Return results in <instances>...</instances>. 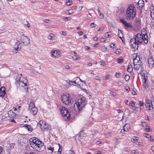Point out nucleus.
Segmentation results:
<instances>
[{
    "label": "nucleus",
    "mask_w": 154,
    "mask_h": 154,
    "mask_svg": "<svg viewBox=\"0 0 154 154\" xmlns=\"http://www.w3.org/2000/svg\"><path fill=\"white\" fill-rule=\"evenodd\" d=\"M70 19L69 17H66L63 18V19L64 20H69Z\"/></svg>",
    "instance_id": "obj_52"
},
{
    "label": "nucleus",
    "mask_w": 154,
    "mask_h": 154,
    "mask_svg": "<svg viewBox=\"0 0 154 154\" xmlns=\"http://www.w3.org/2000/svg\"><path fill=\"white\" fill-rule=\"evenodd\" d=\"M143 86L145 89H146V90L147 89V88L148 87V85L146 83H143Z\"/></svg>",
    "instance_id": "obj_31"
},
{
    "label": "nucleus",
    "mask_w": 154,
    "mask_h": 154,
    "mask_svg": "<svg viewBox=\"0 0 154 154\" xmlns=\"http://www.w3.org/2000/svg\"><path fill=\"white\" fill-rule=\"evenodd\" d=\"M5 93V87H3L0 88V96L4 97Z\"/></svg>",
    "instance_id": "obj_13"
},
{
    "label": "nucleus",
    "mask_w": 154,
    "mask_h": 154,
    "mask_svg": "<svg viewBox=\"0 0 154 154\" xmlns=\"http://www.w3.org/2000/svg\"><path fill=\"white\" fill-rule=\"evenodd\" d=\"M106 41V38H105L101 37L100 39V41L103 42H104Z\"/></svg>",
    "instance_id": "obj_38"
},
{
    "label": "nucleus",
    "mask_w": 154,
    "mask_h": 154,
    "mask_svg": "<svg viewBox=\"0 0 154 154\" xmlns=\"http://www.w3.org/2000/svg\"><path fill=\"white\" fill-rule=\"evenodd\" d=\"M14 143H11L10 144V147L11 149H13L14 148Z\"/></svg>",
    "instance_id": "obj_41"
},
{
    "label": "nucleus",
    "mask_w": 154,
    "mask_h": 154,
    "mask_svg": "<svg viewBox=\"0 0 154 154\" xmlns=\"http://www.w3.org/2000/svg\"><path fill=\"white\" fill-rule=\"evenodd\" d=\"M119 50H120V49H117L115 51V53L116 54H119L120 53V51H119Z\"/></svg>",
    "instance_id": "obj_42"
},
{
    "label": "nucleus",
    "mask_w": 154,
    "mask_h": 154,
    "mask_svg": "<svg viewBox=\"0 0 154 154\" xmlns=\"http://www.w3.org/2000/svg\"><path fill=\"white\" fill-rule=\"evenodd\" d=\"M36 107L35 106L34 103L33 102H31L29 104V109H32V108H33L34 107Z\"/></svg>",
    "instance_id": "obj_24"
},
{
    "label": "nucleus",
    "mask_w": 154,
    "mask_h": 154,
    "mask_svg": "<svg viewBox=\"0 0 154 154\" xmlns=\"http://www.w3.org/2000/svg\"><path fill=\"white\" fill-rule=\"evenodd\" d=\"M72 59L74 60H79L78 57L76 55H74L72 57Z\"/></svg>",
    "instance_id": "obj_33"
},
{
    "label": "nucleus",
    "mask_w": 154,
    "mask_h": 154,
    "mask_svg": "<svg viewBox=\"0 0 154 154\" xmlns=\"http://www.w3.org/2000/svg\"><path fill=\"white\" fill-rule=\"evenodd\" d=\"M114 45H115V44H114V43H111V44H110V47L111 48H114Z\"/></svg>",
    "instance_id": "obj_49"
},
{
    "label": "nucleus",
    "mask_w": 154,
    "mask_h": 154,
    "mask_svg": "<svg viewBox=\"0 0 154 154\" xmlns=\"http://www.w3.org/2000/svg\"><path fill=\"white\" fill-rule=\"evenodd\" d=\"M151 100H147L146 101V103L145 104V106L146 110L150 111L151 112H152L153 111V109L151 107Z\"/></svg>",
    "instance_id": "obj_9"
},
{
    "label": "nucleus",
    "mask_w": 154,
    "mask_h": 154,
    "mask_svg": "<svg viewBox=\"0 0 154 154\" xmlns=\"http://www.w3.org/2000/svg\"><path fill=\"white\" fill-rule=\"evenodd\" d=\"M72 3V2L71 0H69L67 2H66V4L68 6L70 5Z\"/></svg>",
    "instance_id": "obj_43"
},
{
    "label": "nucleus",
    "mask_w": 154,
    "mask_h": 154,
    "mask_svg": "<svg viewBox=\"0 0 154 154\" xmlns=\"http://www.w3.org/2000/svg\"><path fill=\"white\" fill-rule=\"evenodd\" d=\"M140 63H141L140 59V57L136 55L135 58L133 59L134 64Z\"/></svg>",
    "instance_id": "obj_12"
},
{
    "label": "nucleus",
    "mask_w": 154,
    "mask_h": 154,
    "mask_svg": "<svg viewBox=\"0 0 154 154\" xmlns=\"http://www.w3.org/2000/svg\"><path fill=\"white\" fill-rule=\"evenodd\" d=\"M105 64V62L103 61H101L100 62V64L102 65H104Z\"/></svg>",
    "instance_id": "obj_61"
},
{
    "label": "nucleus",
    "mask_w": 154,
    "mask_h": 154,
    "mask_svg": "<svg viewBox=\"0 0 154 154\" xmlns=\"http://www.w3.org/2000/svg\"><path fill=\"white\" fill-rule=\"evenodd\" d=\"M130 79V76L129 75H126L125 77V80L127 81L129 80Z\"/></svg>",
    "instance_id": "obj_34"
},
{
    "label": "nucleus",
    "mask_w": 154,
    "mask_h": 154,
    "mask_svg": "<svg viewBox=\"0 0 154 154\" xmlns=\"http://www.w3.org/2000/svg\"><path fill=\"white\" fill-rule=\"evenodd\" d=\"M101 142L99 141H97L96 142V143L97 145L100 144H101Z\"/></svg>",
    "instance_id": "obj_53"
},
{
    "label": "nucleus",
    "mask_w": 154,
    "mask_h": 154,
    "mask_svg": "<svg viewBox=\"0 0 154 154\" xmlns=\"http://www.w3.org/2000/svg\"><path fill=\"white\" fill-rule=\"evenodd\" d=\"M51 53L52 56L54 57H57L59 55V52L57 51H52Z\"/></svg>",
    "instance_id": "obj_19"
},
{
    "label": "nucleus",
    "mask_w": 154,
    "mask_h": 154,
    "mask_svg": "<svg viewBox=\"0 0 154 154\" xmlns=\"http://www.w3.org/2000/svg\"><path fill=\"white\" fill-rule=\"evenodd\" d=\"M131 93L132 94L134 95H135L136 94V92L134 90H132Z\"/></svg>",
    "instance_id": "obj_60"
},
{
    "label": "nucleus",
    "mask_w": 154,
    "mask_h": 154,
    "mask_svg": "<svg viewBox=\"0 0 154 154\" xmlns=\"http://www.w3.org/2000/svg\"><path fill=\"white\" fill-rule=\"evenodd\" d=\"M86 104V103L85 97H83L78 99L74 104V109L76 112H78L82 109Z\"/></svg>",
    "instance_id": "obj_4"
},
{
    "label": "nucleus",
    "mask_w": 154,
    "mask_h": 154,
    "mask_svg": "<svg viewBox=\"0 0 154 154\" xmlns=\"http://www.w3.org/2000/svg\"><path fill=\"white\" fill-rule=\"evenodd\" d=\"M8 115L9 117L10 118H13L15 116V113L11 110L8 111Z\"/></svg>",
    "instance_id": "obj_16"
},
{
    "label": "nucleus",
    "mask_w": 154,
    "mask_h": 154,
    "mask_svg": "<svg viewBox=\"0 0 154 154\" xmlns=\"http://www.w3.org/2000/svg\"><path fill=\"white\" fill-rule=\"evenodd\" d=\"M139 105L140 107H142L143 106V103L141 101H139Z\"/></svg>",
    "instance_id": "obj_39"
},
{
    "label": "nucleus",
    "mask_w": 154,
    "mask_h": 154,
    "mask_svg": "<svg viewBox=\"0 0 154 154\" xmlns=\"http://www.w3.org/2000/svg\"><path fill=\"white\" fill-rule=\"evenodd\" d=\"M151 107L153 109H154V98L153 97L152 100H151Z\"/></svg>",
    "instance_id": "obj_29"
},
{
    "label": "nucleus",
    "mask_w": 154,
    "mask_h": 154,
    "mask_svg": "<svg viewBox=\"0 0 154 154\" xmlns=\"http://www.w3.org/2000/svg\"><path fill=\"white\" fill-rule=\"evenodd\" d=\"M138 4L139 7L142 8L144 5V2L143 0L139 1L138 2Z\"/></svg>",
    "instance_id": "obj_22"
},
{
    "label": "nucleus",
    "mask_w": 154,
    "mask_h": 154,
    "mask_svg": "<svg viewBox=\"0 0 154 154\" xmlns=\"http://www.w3.org/2000/svg\"><path fill=\"white\" fill-rule=\"evenodd\" d=\"M61 34L64 35H66V33L64 31L61 32Z\"/></svg>",
    "instance_id": "obj_57"
},
{
    "label": "nucleus",
    "mask_w": 154,
    "mask_h": 154,
    "mask_svg": "<svg viewBox=\"0 0 154 154\" xmlns=\"http://www.w3.org/2000/svg\"><path fill=\"white\" fill-rule=\"evenodd\" d=\"M78 33L79 35H81L83 34V32L82 31H79L78 32Z\"/></svg>",
    "instance_id": "obj_56"
},
{
    "label": "nucleus",
    "mask_w": 154,
    "mask_h": 154,
    "mask_svg": "<svg viewBox=\"0 0 154 154\" xmlns=\"http://www.w3.org/2000/svg\"><path fill=\"white\" fill-rule=\"evenodd\" d=\"M120 22L123 23L124 25L127 28H132V26L130 23L126 22L125 20L123 19L120 20Z\"/></svg>",
    "instance_id": "obj_10"
},
{
    "label": "nucleus",
    "mask_w": 154,
    "mask_h": 154,
    "mask_svg": "<svg viewBox=\"0 0 154 154\" xmlns=\"http://www.w3.org/2000/svg\"><path fill=\"white\" fill-rule=\"evenodd\" d=\"M148 140L151 141H153V139L151 138V136L150 135V137H149L148 138Z\"/></svg>",
    "instance_id": "obj_59"
},
{
    "label": "nucleus",
    "mask_w": 154,
    "mask_h": 154,
    "mask_svg": "<svg viewBox=\"0 0 154 154\" xmlns=\"http://www.w3.org/2000/svg\"><path fill=\"white\" fill-rule=\"evenodd\" d=\"M102 50L104 52H105L106 51V47L105 45H104L102 47Z\"/></svg>",
    "instance_id": "obj_46"
},
{
    "label": "nucleus",
    "mask_w": 154,
    "mask_h": 154,
    "mask_svg": "<svg viewBox=\"0 0 154 154\" xmlns=\"http://www.w3.org/2000/svg\"><path fill=\"white\" fill-rule=\"evenodd\" d=\"M150 15L152 18L154 20V10L153 12H151Z\"/></svg>",
    "instance_id": "obj_40"
},
{
    "label": "nucleus",
    "mask_w": 154,
    "mask_h": 154,
    "mask_svg": "<svg viewBox=\"0 0 154 154\" xmlns=\"http://www.w3.org/2000/svg\"><path fill=\"white\" fill-rule=\"evenodd\" d=\"M120 73H117L116 72V74H115V75L117 77L119 78V76L120 75Z\"/></svg>",
    "instance_id": "obj_50"
},
{
    "label": "nucleus",
    "mask_w": 154,
    "mask_h": 154,
    "mask_svg": "<svg viewBox=\"0 0 154 154\" xmlns=\"http://www.w3.org/2000/svg\"><path fill=\"white\" fill-rule=\"evenodd\" d=\"M136 8L133 5H128L126 11V18L128 20L133 19L136 14Z\"/></svg>",
    "instance_id": "obj_3"
},
{
    "label": "nucleus",
    "mask_w": 154,
    "mask_h": 154,
    "mask_svg": "<svg viewBox=\"0 0 154 154\" xmlns=\"http://www.w3.org/2000/svg\"><path fill=\"white\" fill-rule=\"evenodd\" d=\"M30 112L33 115H36L37 112V109L36 107L29 109Z\"/></svg>",
    "instance_id": "obj_15"
},
{
    "label": "nucleus",
    "mask_w": 154,
    "mask_h": 154,
    "mask_svg": "<svg viewBox=\"0 0 154 154\" xmlns=\"http://www.w3.org/2000/svg\"><path fill=\"white\" fill-rule=\"evenodd\" d=\"M91 26L92 27H95V24H94V23H91Z\"/></svg>",
    "instance_id": "obj_54"
},
{
    "label": "nucleus",
    "mask_w": 154,
    "mask_h": 154,
    "mask_svg": "<svg viewBox=\"0 0 154 154\" xmlns=\"http://www.w3.org/2000/svg\"><path fill=\"white\" fill-rule=\"evenodd\" d=\"M54 36V35L52 33L50 34L48 36V39L50 40H51L53 37Z\"/></svg>",
    "instance_id": "obj_28"
},
{
    "label": "nucleus",
    "mask_w": 154,
    "mask_h": 154,
    "mask_svg": "<svg viewBox=\"0 0 154 154\" xmlns=\"http://www.w3.org/2000/svg\"><path fill=\"white\" fill-rule=\"evenodd\" d=\"M24 126L25 127V128L28 130V131H31V130H30V129H31V127L30 126L27 124H25L24 125Z\"/></svg>",
    "instance_id": "obj_27"
},
{
    "label": "nucleus",
    "mask_w": 154,
    "mask_h": 154,
    "mask_svg": "<svg viewBox=\"0 0 154 154\" xmlns=\"http://www.w3.org/2000/svg\"><path fill=\"white\" fill-rule=\"evenodd\" d=\"M149 130H150L149 128H146L145 129V131H146V132H149Z\"/></svg>",
    "instance_id": "obj_55"
},
{
    "label": "nucleus",
    "mask_w": 154,
    "mask_h": 154,
    "mask_svg": "<svg viewBox=\"0 0 154 154\" xmlns=\"http://www.w3.org/2000/svg\"><path fill=\"white\" fill-rule=\"evenodd\" d=\"M74 12L73 10L72 9H70L67 11V14L69 15L72 14V13H73Z\"/></svg>",
    "instance_id": "obj_26"
},
{
    "label": "nucleus",
    "mask_w": 154,
    "mask_h": 154,
    "mask_svg": "<svg viewBox=\"0 0 154 154\" xmlns=\"http://www.w3.org/2000/svg\"><path fill=\"white\" fill-rule=\"evenodd\" d=\"M21 41L24 45H27L30 42L29 39L26 36L22 35L21 37Z\"/></svg>",
    "instance_id": "obj_8"
},
{
    "label": "nucleus",
    "mask_w": 154,
    "mask_h": 154,
    "mask_svg": "<svg viewBox=\"0 0 154 154\" xmlns=\"http://www.w3.org/2000/svg\"><path fill=\"white\" fill-rule=\"evenodd\" d=\"M61 100L64 104L68 105L71 102V99L68 94H64L62 96Z\"/></svg>",
    "instance_id": "obj_7"
},
{
    "label": "nucleus",
    "mask_w": 154,
    "mask_h": 154,
    "mask_svg": "<svg viewBox=\"0 0 154 154\" xmlns=\"http://www.w3.org/2000/svg\"><path fill=\"white\" fill-rule=\"evenodd\" d=\"M93 39L94 41H96L97 40L98 38L97 37H94L93 38Z\"/></svg>",
    "instance_id": "obj_64"
},
{
    "label": "nucleus",
    "mask_w": 154,
    "mask_h": 154,
    "mask_svg": "<svg viewBox=\"0 0 154 154\" xmlns=\"http://www.w3.org/2000/svg\"><path fill=\"white\" fill-rule=\"evenodd\" d=\"M48 149L49 150H50L51 151V152H52L54 150V148L53 147H52L50 146H48Z\"/></svg>",
    "instance_id": "obj_35"
},
{
    "label": "nucleus",
    "mask_w": 154,
    "mask_h": 154,
    "mask_svg": "<svg viewBox=\"0 0 154 154\" xmlns=\"http://www.w3.org/2000/svg\"><path fill=\"white\" fill-rule=\"evenodd\" d=\"M20 42H19L18 41L16 42L14 47V49L16 51L17 50L19 49V47L18 46L20 45Z\"/></svg>",
    "instance_id": "obj_20"
},
{
    "label": "nucleus",
    "mask_w": 154,
    "mask_h": 154,
    "mask_svg": "<svg viewBox=\"0 0 154 154\" xmlns=\"http://www.w3.org/2000/svg\"><path fill=\"white\" fill-rule=\"evenodd\" d=\"M151 149L152 152H154V146H152Z\"/></svg>",
    "instance_id": "obj_63"
},
{
    "label": "nucleus",
    "mask_w": 154,
    "mask_h": 154,
    "mask_svg": "<svg viewBox=\"0 0 154 154\" xmlns=\"http://www.w3.org/2000/svg\"><path fill=\"white\" fill-rule=\"evenodd\" d=\"M134 64V69L135 70H137L142 66L141 63H137Z\"/></svg>",
    "instance_id": "obj_18"
},
{
    "label": "nucleus",
    "mask_w": 154,
    "mask_h": 154,
    "mask_svg": "<svg viewBox=\"0 0 154 154\" xmlns=\"http://www.w3.org/2000/svg\"><path fill=\"white\" fill-rule=\"evenodd\" d=\"M112 134V132L110 131H108L106 132V136L109 135V136H111Z\"/></svg>",
    "instance_id": "obj_44"
},
{
    "label": "nucleus",
    "mask_w": 154,
    "mask_h": 154,
    "mask_svg": "<svg viewBox=\"0 0 154 154\" xmlns=\"http://www.w3.org/2000/svg\"><path fill=\"white\" fill-rule=\"evenodd\" d=\"M17 85H19V86H20L21 85L23 87H27V85L26 83H24L22 81H19V82H18V81H17ZM26 87H25V88Z\"/></svg>",
    "instance_id": "obj_14"
},
{
    "label": "nucleus",
    "mask_w": 154,
    "mask_h": 154,
    "mask_svg": "<svg viewBox=\"0 0 154 154\" xmlns=\"http://www.w3.org/2000/svg\"><path fill=\"white\" fill-rule=\"evenodd\" d=\"M123 59L122 58L118 59L117 60V61L118 63H121L123 61Z\"/></svg>",
    "instance_id": "obj_36"
},
{
    "label": "nucleus",
    "mask_w": 154,
    "mask_h": 154,
    "mask_svg": "<svg viewBox=\"0 0 154 154\" xmlns=\"http://www.w3.org/2000/svg\"><path fill=\"white\" fill-rule=\"evenodd\" d=\"M58 145L59 146V149L58 151L57 154H61L62 150V147L59 144H58Z\"/></svg>",
    "instance_id": "obj_25"
},
{
    "label": "nucleus",
    "mask_w": 154,
    "mask_h": 154,
    "mask_svg": "<svg viewBox=\"0 0 154 154\" xmlns=\"http://www.w3.org/2000/svg\"><path fill=\"white\" fill-rule=\"evenodd\" d=\"M38 125H39L40 128L44 131L51 130L50 126L49 125L42 120L39 121Z\"/></svg>",
    "instance_id": "obj_5"
},
{
    "label": "nucleus",
    "mask_w": 154,
    "mask_h": 154,
    "mask_svg": "<svg viewBox=\"0 0 154 154\" xmlns=\"http://www.w3.org/2000/svg\"><path fill=\"white\" fill-rule=\"evenodd\" d=\"M68 84H69L70 85H72V84H71V81H70L69 80H67L65 81Z\"/></svg>",
    "instance_id": "obj_47"
},
{
    "label": "nucleus",
    "mask_w": 154,
    "mask_h": 154,
    "mask_svg": "<svg viewBox=\"0 0 154 154\" xmlns=\"http://www.w3.org/2000/svg\"><path fill=\"white\" fill-rule=\"evenodd\" d=\"M136 153V151L134 150H133L132 151L131 154H135Z\"/></svg>",
    "instance_id": "obj_62"
},
{
    "label": "nucleus",
    "mask_w": 154,
    "mask_h": 154,
    "mask_svg": "<svg viewBox=\"0 0 154 154\" xmlns=\"http://www.w3.org/2000/svg\"><path fill=\"white\" fill-rule=\"evenodd\" d=\"M133 70V68L131 65L129 63L127 67V70L129 72H132Z\"/></svg>",
    "instance_id": "obj_21"
},
{
    "label": "nucleus",
    "mask_w": 154,
    "mask_h": 154,
    "mask_svg": "<svg viewBox=\"0 0 154 154\" xmlns=\"http://www.w3.org/2000/svg\"><path fill=\"white\" fill-rule=\"evenodd\" d=\"M29 142L31 147L35 150L42 152L44 151L45 149L43 142L37 137L30 138Z\"/></svg>",
    "instance_id": "obj_2"
},
{
    "label": "nucleus",
    "mask_w": 154,
    "mask_h": 154,
    "mask_svg": "<svg viewBox=\"0 0 154 154\" xmlns=\"http://www.w3.org/2000/svg\"><path fill=\"white\" fill-rule=\"evenodd\" d=\"M60 110L62 116L66 117L67 120H69L70 117V114L67 109L62 106L60 107Z\"/></svg>",
    "instance_id": "obj_6"
},
{
    "label": "nucleus",
    "mask_w": 154,
    "mask_h": 154,
    "mask_svg": "<svg viewBox=\"0 0 154 154\" xmlns=\"http://www.w3.org/2000/svg\"><path fill=\"white\" fill-rule=\"evenodd\" d=\"M149 66L151 68L154 65V60L152 58H149L148 60Z\"/></svg>",
    "instance_id": "obj_11"
},
{
    "label": "nucleus",
    "mask_w": 154,
    "mask_h": 154,
    "mask_svg": "<svg viewBox=\"0 0 154 154\" xmlns=\"http://www.w3.org/2000/svg\"><path fill=\"white\" fill-rule=\"evenodd\" d=\"M130 128V125L129 124H126L124 126L123 130L124 131L127 132Z\"/></svg>",
    "instance_id": "obj_17"
},
{
    "label": "nucleus",
    "mask_w": 154,
    "mask_h": 154,
    "mask_svg": "<svg viewBox=\"0 0 154 154\" xmlns=\"http://www.w3.org/2000/svg\"><path fill=\"white\" fill-rule=\"evenodd\" d=\"M143 42L145 44L148 42L147 35L146 31L144 29L142 30L141 34H137L134 38L131 39L130 40L131 47L135 50H137L138 48V45Z\"/></svg>",
    "instance_id": "obj_1"
},
{
    "label": "nucleus",
    "mask_w": 154,
    "mask_h": 154,
    "mask_svg": "<svg viewBox=\"0 0 154 154\" xmlns=\"http://www.w3.org/2000/svg\"><path fill=\"white\" fill-rule=\"evenodd\" d=\"M3 150V148L0 146V154L2 152Z\"/></svg>",
    "instance_id": "obj_58"
},
{
    "label": "nucleus",
    "mask_w": 154,
    "mask_h": 154,
    "mask_svg": "<svg viewBox=\"0 0 154 154\" xmlns=\"http://www.w3.org/2000/svg\"><path fill=\"white\" fill-rule=\"evenodd\" d=\"M118 37L121 39L122 37V34L121 30H119V34L118 35Z\"/></svg>",
    "instance_id": "obj_32"
},
{
    "label": "nucleus",
    "mask_w": 154,
    "mask_h": 154,
    "mask_svg": "<svg viewBox=\"0 0 154 154\" xmlns=\"http://www.w3.org/2000/svg\"><path fill=\"white\" fill-rule=\"evenodd\" d=\"M143 136L144 137H146L148 138V137H150V135L146 133H144L143 134Z\"/></svg>",
    "instance_id": "obj_37"
},
{
    "label": "nucleus",
    "mask_w": 154,
    "mask_h": 154,
    "mask_svg": "<svg viewBox=\"0 0 154 154\" xmlns=\"http://www.w3.org/2000/svg\"><path fill=\"white\" fill-rule=\"evenodd\" d=\"M125 88V90L128 91H129L130 90V88H129V87L128 86H126Z\"/></svg>",
    "instance_id": "obj_51"
},
{
    "label": "nucleus",
    "mask_w": 154,
    "mask_h": 154,
    "mask_svg": "<svg viewBox=\"0 0 154 154\" xmlns=\"http://www.w3.org/2000/svg\"><path fill=\"white\" fill-rule=\"evenodd\" d=\"M99 14H100L99 16V18L101 19L103 18V15L102 14L100 13Z\"/></svg>",
    "instance_id": "obj_48"
},
{
    "label": "nucleus",
    "mask_w": 154,
    "mask_h": 154,
    "mask_svg": "<svg viewBox=\"0 0 154 154\" xmlns=\"http://www.w3.org/2000/svg\"><path fill=\"white\" fill-rule=\"evenodd\" d=\"M146 79L145 78V76H143V78L142 79V82L143 83H146Z\"/></svg>",
    "instance_id": "obj_45"
},
{
    "label": "nucleus",
    "mask_w": 154,
    "mask_h": 154,
    "mask_svg": "<svg viewBox=\"0 0 154 154\" xmlns=\"http://www.w3.org/2000/svg\"><path fill=\"white\" fill-rule=\"evenodd\" d=\"M138 137H134L132 138L131 141L132 142L136 143L137 142Z\"/></svg>",
    "instance_id": "obj_23"
},
{
    "label": "nucleus",
    "mask_w": 154,
    "mask_h": 154,
    "mask_svg": "<svg viewBox=\"0 0 154 154\" xmlns=\"http://www.w3.org/2000/svg\"><path fill=\"white\" fill-rule=\"evenodd\" d=\"M128 105L133 107H134L135 106V103L134 102L131 101L128 104Z\"/></svg>",
    "instance_id": "obj_30"
}]
</instances>
